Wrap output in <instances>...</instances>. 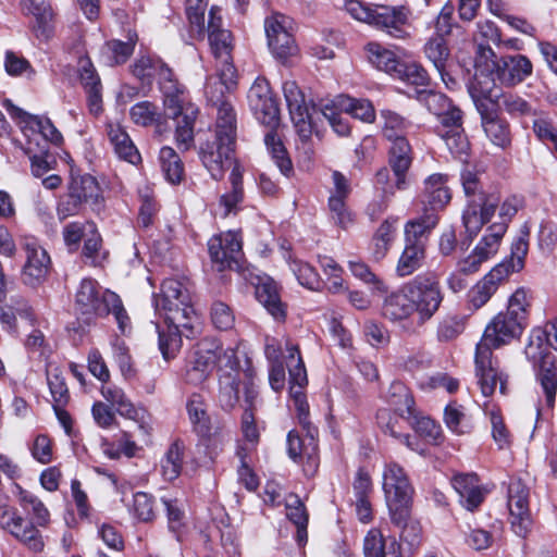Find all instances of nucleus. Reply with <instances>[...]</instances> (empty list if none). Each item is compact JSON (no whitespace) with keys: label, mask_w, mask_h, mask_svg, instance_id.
Listing matches in <instances>:
<instances>
[{"label":"nucleus","mask_w":557,"mask_h":557,"mask_svg":"<svg viewBox=\"0 0 557 557\" xmlns=\"http://www.w3.org/2000/svg\"><path fill=\"white\" fill-rule=\"evenodd\" d=\"M135 41L132 37L127 41L109 40L101 48V58L106 64L111 66L125 63L133 54Z\"/></svg>","instance_id":"nucleus-41"},{"label":"nucleus","mask_w":557,"mask_h":557,"mask_svg":"<svg viewBox=\"0 0 557 557\" xmlns=\"http://www.w3.org/2000/svg\"><path fill=\"white\" fill-rule=\"evenodd\" d=\"M113 359L117 363L121 374L125 380L135 377L136 370L128 347L124 342L116 339L113 344Z\"/></svg>","instance_id":"nucleus-60"},{"label":"nucleus","mask_w":557,"mask_h":557,"mask_svg":"<svg viewBox=\"0 0 557 557\" xmlns=\"http://www.w3.org/2000/svg\"><path fill=\"white\" fill-rule=\"evenodd\" d=\"M287 451L293 460L297 461L306 457L313 467H317V443L310 430L305 438L290 431L287 435Z\"/></svg>","instance_id":"nucleus-37"},{"label":"nucleus","mask_w":557,"mask_h":557,"mask_svg":"<svg viewBox=\"0 0 557 557\" xmlns=\"http://www.w3.org/2000/svg\"><path fill=\"white\" fill-rule=\"evenodd\" d=\"M507 232V226L504 223H495L491 225L485 235L473 248L474 251L483 258L486 262L493 258L500 247L502 239Z\"/></svg>","instance_id":"nucleus-40"},{"label":"nucleus","mask_w":557,"mask_h":557,"mask_svg":"<svg viewBox=\"0 0 557 557\" xmlns=\"http://www.w3.org/2000/svg\"><path fill=\"white\" fill-rule=\"evenodd\" d=\"M264 143L280 171L287 175L293 169L292 161L276 133L270 131L264 137Z\"/></svg>","instance_id":"nucleus-55"},{"label":"nucleus","mask_w":557,"mask_h":557,"mask_svg":"<svg viewBox=\"0 0 557 557\" xmlns=\"http://www.w3.org/2000/svg\"><path fill=\"white\" fill-rule=\"evenodd\" d=\"M235 84L224 85L222 81L209 82L205 92L212 106L216 107V121L212 139L200 146V159L214 180H220L232 165L236 140V114L224 92Z\"/></svg>","instance_id":"nucleus-3"},{"label":"nucleus","mask_w":557,"mask_h":557,"mask_svg":"<svg viewBox=\"0 0 557 557\" xmlns=\"http://www.w3.org/2000/svg\"><path fill=\"white\" fill-rule=\"evenodd\" d=\"M409 425H411L416 433L426 443L433 445L441 443L443 437L441 426L432 419L428 417H418L413 410Z\"/></svg>","instance_id":"nucleus-53"},{"label":"nucleus","mask_w":557,"mask_h":557,"mask_svg":"<svg viewBox=\"0 0 557 557\" xmlns=\"http://www.w3.org/2000/svg\"><path fill=\"white\" fill-rule=\"evenodd\" d=\"M36 145L39 147L38 154L34 152L32 147V139L28 140L27 146L25 148V152L29 156L30 169L32 173L36 177H41L47 174L53 168L54 161L49 160V156L47 154V146L40 147L37 138L34 139Z\"/></svg>","instance_id":"nucleus-57"},{"label":"nucleus","mask_w":557,"mask_h":557,"mask_svg":"<svg viewBox=\"0 0 557 557\" xmlns=\"http://www.w3.org/2000/svg\"><path fill=\"white\" fill-rule=\"evenodd\" d=\"M530 490L521 479H513L508 486L507 506L509 521L513 532L519 536H525L532 520L529 508Z\"/></svg>","instance_id":"nucleus-14"},{"label":"nucleus","mask_w":557,"mask_h":557,"mask_svg":"<svg viewBox=\"0 0 557 557\" xmlns=\"http://www.w3.org/2000/svg\"><path fill=\"white\" fill-rule=\"evenodd\" d=\"M248 102L256 119L263 125L274 128L280 121V108L269 82L258 77L248 91Z\"/></svg>","instance_id":"nucleus-13"},{"label":"nucleus","mask_w":557,"mask_h":557,"mask_svg":"<svg viewBox=\"0 0 557 557\" xmlns=\"http://www.w3.org/2000/svg\"><path fill=\"white\" fill-rule=\"evenodd\" d=\"M186 411L193 430L205 438L211 458L222 451L228 441V433L222 426L212 428L208 406L201 394L193 393L186 401Z\"/></svg>","instance_id":"nucleus-11"},{"label":"nucleus","mask_w":557,"mask_h":557,"mask_svg":"<svg viewBox=\"0 0 557 557\" xmlns=\"http://www.w3.org/2000/svg\"><path fill=\"white\" fill-rule=\"evenodd\" d=\"M108 138L113 146L114 152L120 159L132 164L140 160V154L125 129L117 123H109L107 126Z\"/></svg>","instance_id":"nucleus-32"},{"label":"nucleus","mask_w":557,"mask_h":557,"mask_svg":"<svg viewBox=\"0 0 557 557\" xmlns=\"http://www.w3.org/2000/svg\"><path fill=\"white\" fill-rule=\"evenodd\" d=\"M285 345L286 350L288 352L287 367L289 371L290 386L304 389V387L308 383V379L304 361L300 357L299 349L297 346L290 344L288 339H286Z\"/></svg>","instance_id":"nucleus-47"},{"label":"nucleus","mask_w":557,"mask_h":557,"mask_svg":"<svg viewBox=\"0 0 557 557\" xmlns=\"http://www.w3.org/2000/svg\"><path fill=\"white\" fill-rule=\"evenodd\" d=\"M531 300V289L520 286L509 296L506 312L527 324Z\"/></svg>","instance_id":"nucleus-52"},{"label":"nucleus","mask_w":557,"mask_h":557,"mask_svg":"<svg viewBox=\"0 0 557 557\" xmlns=\"http://www.w3.org/2000/svg\"><path fill=\"white\" fill-rule=\"evenodd\" d=\"M347 197L339 195H331L329 198V208L332 213V218L337 225L343 228L348 227L352 223V215L346 208Z\"/></svg>","instance_id":"nucleus-64"},{"label":"nucleus","mask_w":557,"mask_h":557,"mask_svg":"<svg viewBox=\"0 0 557 557\" xmlns=\"http://www.w3.org/2000/svg\"><path fill=\"white\" fill-rule=\"evenodd\" d=\"M133 74L147 84H150L152 77L158 76L164 107L171 109L173 113L177 112V95H182L185 87L177 82L170 67L159 60L141 57L134 63Z\"/></svg>","instance_id":"nucleus-10"},{"label":"nucleus","mask_w":557,"mask_h":557,"mask_svg":"<svg viewBox=\"0 0 557 557\" xmlns=\"http://www.w3.org/2000/svg\"><path fill=\"white\" fill-rule=\"evenodd\" d=\"M482 97L473 99L481 114L482 126L485 135L498 147L505 148L510 144V131L506 121L499 119L494 111H490L481 101Z\"/></svg>","instance_id":"nucleus-26"},{"label":"nucleus","mask_w":557,"mask_h":557,"mask_svg":"<svg viewBox=\"0 0 557 557\" xmlns=\"http://www.w3.org/2000/svg\"><path fill=\"white\" fill-rule=\"evenodd\" d=\"M498 60L490 46L480 44L476 49L474 61L475 73L473 82L469 86V91L473 99L478 97H487L491 92V79L488 75H495Z\"/></svg>","instance_id":"nucleus-20"},{"label":"nucleus","mask_w":557,"mask_h":557,"mask_svg":"<svg viewBox=\"0 0 557 557\" xmlns=\"http://www.w3.org/2000/svg\"><path fill=\"white\" fill-rule=\"evenodd\" d=\"M395 77L417 87L429 84L426 71L418 63H403Z\"/></svg>","instance_id":"nucleus-61"},{"label":"nucleus","mask_w":557,"mask_h":557,"mask_svg":"<svg viewBox=\"0 0 557 557\" xmlns=\"http://www.w3.org/2000/svg\"><path fill=\"white\" fill-rule=\"evenodd\" d=\"M177 112L173 113L171 109L165 108V114L177 120L175 128V140L180 150L186 151L194 145V125L198 114V108L188 101L186 90L177 95Z\"/></svg>","instance_id":"nucleus-18"},{"label":"nucleus","mask_w":557,"mask_h":557,"mask_svg":"<svg viewBox=\"0 0 557 557\" xmlns=\"http://www.w3.org/2000/svg\"><path fill=\"white\" fill-rule=\"evenodd\" d=\"M184 459V445L176 441L168 449L161 461L162 475L165 480H175L182 471Z\"/></svg>","instance_id":"nucleus-50"},{"label":"nucleus","mask_w":557,"mask_h":557,"mask_svg":"<svg viewBox=\"0 0 557 557\" xmlns=\"http://www.w3.org/2000/svg\"><path fill=\"white\" fill-rule=\"evenodd\" d=\"M133 512L138 520L149 522L156 517L153 498L144 492L134 495Z\"/></svg>","instance_id":"nucleus-62"},{"label":"nucleus","mask_w":557,"mask_h":557,"mask_svg":"<svg viewBox=\"0 0 557 557\" xmlns=\"http://www.w3.org/2000/svg\"><path fill=\"white\" fill-rule=\"evenodd\" d=\"M438 218L434 210L423 208L422 214L405 224V243L425 244V239L437 225Z\"/></svg>","instance_id":"nucleus-30"},{"label":"nucleus","mask_w":557,"mask_h":557,"mask_svg":"<svg viewBox=\"0 0 557 557\" xmlns=\"http://www.w3.org/2000/svg\"><path fill=\"white\" fill-rule=\"evenodd\" d=\"M232 189L220 198V203L224 208V215L237 209V206L243 201V173L239 165H234L230 175Z\"/></svg>","instance_id":"nucleus-45"},{"label":"nucleus","mask_w":557,"mask_h":557,"mask_svg":"<svg viewBox=\"0 0 557 557\" xmlns=\"http://www.w3.org/2000/svg\"><path fill=\"white\" fill-rule=\"evenodd\" d=\"M492 350L485 343H478L475 349V369L476 376L481 392L484 396H491L496 388L497 383H500V392L505 393V385L500 376H498L497 369L494 367L492 360Z\"/></svg>","instance_id":"nucleus-24"},{"label":"nucleus","mask_w":557,"mask_h":557,"mask_svg":"<svg viewBox=\"0 0 557 557\" xmlns=\"http://www.w3.org/2000/svg\"><path fill=\"white\" fill-rule=\"evenodd\" d=\"M533 72L530 59L523 54L505 55L498 60L497 71L491 78V85L498 81L502 85L513 87L521 84Z\"/></svg>","instance_id":"nucleus-22"},{"label":"nucleus","mask_w":557,"mask_h":557,"mask_svg":"<svg viewBox=\"0 0 557 557\" xmlns=\"http://www.w3.org/2000/svg\"><path fill=\"white\" fill-rule=\"evenodd\" d=\"M215 367L219 371V403L224 410H232L239 400V385L253 376V370L249 359L246 356L240 359L235 349L202 342L186 368L184 380L190 385H200Z\"/></svg>","instance_id":"nucleus-1"},{"label":"nucleus","mask_w":557,"mask_h":557,"mask_svg":"<svg viewBox=\"0 0 557 557\" xmlns=\"http://www.w3.org/2000/svg\"><path fill=\"white\" fill-rule=\"evenodd\" d=\"M410 10L405 5L376 4L371 26L397 39L410 37Z\"/></svg>","instance_id":"nucleus-15"},{"label":"nucleus","mask_w":557,"mask_h":557,"mask_svg":"<svg viewBox=\"0 0 557 557\" xmlns=\"http://www.w3.org/2000/svg\"><path fill=\"white\" fill-rule=\"evenodd\" d=\"M498 203L499 197L496 194H480L468 200L462 221L470 237L475 236L482 226L491 220Z\"/></svg>","instance_id":"nucleus-17"},{"label":"nucleus","mask_w":557,"mask_h":557,"mask_svg":"<svg viewBox=\"0 0 557 557\" xmlns=\"http://www.w3.org/2000/svg\"><path fill=\"white\" fill-rule=\"evenodd\" d=\"M389 164L397 177L396 187L403 189L405 186V174L411 165V147L407 138L391 141Z\"/></svg>","instance_id":"nucleus-33"},{"label":"nucleus","mask_w":557,"mask_h":557,"mask_svg":"<svg viewBox=\"0 0 557 557\" xmlns=\"http://www.w3.org/2000/svg\"><path fill=\"white\" fill-rule=\"evenodd\" d=\"M74 309L86 323L112 313L119 329L124 333L129 325L122 300L115 293L104 289L94 278H83L74 294Z\"/></svg>","instance_id":"nucleus-6"},{"label":"nucleus","mask_w":557,"mask_h":557,"mask_svg":"<svg viewBox=\"0 0 557 557\" xmlns=\"http://www.w3.org/2000/svg\"><path fill=\"white\" fill-rule=\"evenodd\" d=\"M20 505L30 508L33 519H27L14 506L0 505V529L10 534L30 554H42L47 546V536L42 529L50 523V512L45 504L33 493L15 485Z\"/></svg>","instance_id":"nucleus-5"},{"label":"nucleus","mask_w":557,"mask_h":557,"mask_svg":"<svg viewBox=\"0 0 557 557\" xmlns=\"http://www.w3.org/2000/svg\"><path fill=\"white\" fill-rule=\"evenodd\" d=\"M369 61L380 71L396 76L403 62L396 54L377 42H369L366 46Z\"/></svg>","instance_id":"nucleus-38"},{"label":"nucleus","mask_w":557,"mask_h":557,"mask_svg":"<svg viewBox=\"0 0 557 557\" xmlns=\"http://www.w3.org/2000/svg\"><path fill=\"white\" fill-rule=\"evenodd\" d=\"M527 236L528 234L515 239L510 247V256L493 267L469 289L468 301L472 309L484 307L511 274L523 269L529 249Z\"/></svg>","instance_id":"nucleus-8"},{"label":"nucleus","mask_w":557,"mask_h":557,"mask_svg":"<svg viewBox=\"0 0 557 557\" xmlns=\"http://www.w3.org/2000/svg\"><path fill=\"white\" fill-rule=\"evenodd\" d=\"M320 110L336 134L339 136L349 134L350 126L347 119L344 116V114H346L345 110L341 109L337 103V97L322 100L320 102Z\"/></svg>","instance_id":"nucleus-44"},{"label":"nucleus","mask_w":557,"mask_h":557,"mask_svg":"<svg viewBox=\"0 0 557 557\" xmlns=\"http://www.w3.org/2000/svg\"><path fill=\"white\" fill-rule=\"evenodd\" d=\"M208 251L216 271L238 269L243 255L242 237L233 231L214 235L208 242Z\"/></svg>","instance_id":"nucleus-12"},{"label":"nucleus","mask_w":557,"mask_h":557,"mask_svg":"<svg viewBox=\"0 0 557 557\" xmlns=\"http://www.w3.org/2000/svg\"><path fill=\"white\" fill-rule=\"evenodd\" d=\"M386 399L388 404L394 408L393 411L408 413V419L411 418L413 409V398L401 382H393L387 391Z\"/></svg>","instance_id":"nucleus-46"},{"label":"nucleus","mask_w":557,"mask_h":557,"mask_svg":"<svg viewBox=\"0 0 557 557\" xmlns=\"http://www.w3.org/2000/svg\"><path fill=\"white\" fill-rule=\"evenodd\" d=\"M545 341L557 350V318L547 322L544 331H534L525 347V356L536 371V380L545 396V404L552 408L557 392V360L545 345Z\"/></svg>","instance_id":"nucleus-7"},{"label":"nucleus","mask_w":557,"mask_h":557,"mask_svg":"<svg viewBox=\"0 0 557 557\" xmlns=\"http://www.w3.org/2000/svg\"><path fill=\"white\" fill-rule=\"evenodd\" d=\"M447 176L436 173L430 175L424 182L423 205L425 209L437 210L444 208L450 200V191L446 185Z\"/></svg>","instance_id":"nucleus-29"},{"label":"nucleus","mask_w":557,"mask_h":557,"mask_svg":"<svg viewBox=\"0 0 557 557\" xmlns=\"http://www.w3.org/2000/svg\"><path fill=\"white\" fill-rule=\"evenodd\" d=\"M376 421L380 429L395 438H400L404 434L405 424H409L408 413L392 411L383 408L376 413Z\"/></svg>","instance_id":"nucleus-42"},{"label":"nucleus","mask_w":557,"mask_h":557,"mask_svg":"<svg viewBox=\"0 0 557 557\" xmlns=\"http://www.w3.org/2000/svg\"><path fill=\"white\" fill-rule=\"evenodd\" d=\"M256 297L273 318L283 319L285 317V310L280 298L277 285L272 278H262L260 283L256 285Z\"/></svg>","instance_id":"nucleus-34"},{"label":"nucleus","mask_w":557,"mask_h":557,"mask_svg":"<svg viewBox=\"0 0 557 557\" xmlns=\"http://www.w3.org/2000/svg\"><path fill=\"white\" fill-rule=\"evenodd\" d=\"M289 268L295 274L297 281L304 287L318 290L321 287V280L315 269L301 260H292Z\"/></svg>","instance_id":"nucleus-56"},{"label":"nucleus","mask_w":557,"mask_h":557,"mask_svg":"<svg viewBox=\"0 0 557 557\" xmlns=\"http://www.w3.org/2000/svg\"><path fill=\"white\" fill-rule=\"evenodd\" d=\"M382 133L388 141L406 138L409 123L398 113L391 110L381 111Z\"/></svg>","instance_id":"nucleus-48"},{"label":"nucleus","mask_w":557,"mask_h":557,"mask_svg":"<svg viewBox=\"0 0 557 557\" xmlns=\"http://www.w3.org/2000/svg\"><path fill=\"white\" fill-rule=\"evenodd\" d=\"M383 491L392 522L405 527L410 516L413 488L404 468L398 463L387 462L383 470Z\"/></svg>","instance_id":"nucleus-9"},{"label":"nucleus","mask_w":557,"mask_h":557,"mask_svg":"<svg viewBox=\"0 0 557 557\" xmlns=\"http://www.w3.org/2000/svg\"><path fill=\"white\" fill-rule=\"evenodd\" d=\"M156 310L164 317L168 334L159 331V348L165 360L175 356L182 336L193 338L202 331V321L190 302L188 289L175 278H166L154 296Z\"/></svg>","instance_id":"nucleus-2"},{"label":"nucleus","mask_w":557,"mask_h":557,"mask_svg":"<svg viewBox=\"0 0 557 557\" xmlns=\"http://www.w3.org/2000/svg\"><path fill=\"white\" fill-rule=\"evenodd\" d=\"M438 134L444 139L447 148L456 157H462L468 153L469 143L463 134L462 127L438 131Z\"/></svg>","instance_id":"nucleus-59"},{"label":"nucleus","mask_w":557,"mask_h":557,"mask_svg":"<svg viewBox=\"0 0 557 557\" xmlns=\"http://www.w3.org/2000/svg\"><path fill=\"white\" fill-rule=\"evenodd\" d=\"M442 301L440 282L431 275H419L386 296L382 313L393 324L410 330L414 312L422 325L437 312Z\"/></svg>","instance_id":"nucleus-4"},{"label":"nucleus","mask_w":557,"mask_h":557,"mask_svg":"<svg viewBox=\"0 0 557 557\" xmlns=\"http://www.w3.org/2000/svg\"><path fill=\"white\" fill-rule=\"evenodd\" d=\"M453 487L460 496V503L468 510H474L484 499V493L476 474H458L453 479Z\"/></svg>","instance_id":"nucleus-27"},{"label":"nucleus","mask_w":557,"mask_h":557,"mask_svg":"<svg viewBox=\"0 0 557 557\" xmlns=\"http://www.w3.org/2000/svg\"><path fill=\"white\" fill-rule=\"evenodd\" d=\"M132 121L141 126H149L158 122L161 114L158 108L150 101H140L131 108Z\"/></svg>","instance_id":"nucleus-58"},{"label":"nucleus","mask_w":557,"mask_h":557,"mask_svg":"<svg viewBox=\"0 0 557 557\" xmlns=\"http://www.w3.org/2000/svg\"><path fill=\"white\" fill-rule=\"evenodd\" d=\"M525 325L506 311L499 312L486 325L480 343H485L491 350L507 345L522 335Z\"/></svg>","instance_id":"nucleus-16"},{"label":"nucleus","mask_w":557,"mask_h":557,"mask_svg":"<svg viewBox=\"0 0 557 557\" xmlns=\"http://www.w3.org/2000/svg\"><path fill=\"white\" fill-rule=\"evenodd\" d=\"M243 385L245 411L242 417V431L248 442L256 444L259 441V429L253 417V410L258 404V391L252 377L244 382Z\"/></svg>","instance_id":"nucleus-28"},{"label":"nucleus","mask_w":557,"mask_h":557,"mask_svg":"<svg viewBox=\"0 0 557 557\" xmlns=\"http://www.w3.org/2000/svg\"><path fill=\"white\" fill-rule=\"evenodd\" d=\"M159 159L166 180L172 184L181 183L184 166L176 151L169 146L162 147Z\"/></svg>","instance_id":"nucleus-49"},{"label":"nucleus","mask_w":557,"mask_h":557,"mask_svg":"<svg viewBox=\"0 0 557 557\" xmlns=\"http://www.w3.org/2000/svg\"><path fill=\"white\" fill-rule=\"evenodd\" d=\"M23 248L26 252V262L22 273L23 282L29 286H37L47 277L50 257L33 237L24 239Z\"/></svg>","instance_id":"nucleus-19"},{"label":"nucleus","mask_w":557,"mask_h":557,"mask_svg":"<svg viewBox=\"0 0 557 557\" xmlns=\"http://www.w3.org/2000/svg\"><path fill=\"white\" fill-rule=\"evenodd\" d=\"M23 10L35 17L33 29L38 38L47 39L51 32L52 10L44 1L23 0Z\"/></svg>","instance_id":"nucleus-36"},{"label":"nucleus","mask_w":557,"mask_h":557,"mask_svg":"<svg viewBox=\"0 0 557 557\" xmlns=\"http://www.w3.org/2000/svg\"><path fill=\"white\" fill-rule=\"evenodd\" d=\"M209 36L211 51L216 60L219 81L224 85L235 84L236 70L232 61V35L228 30L212 33Z\"/></svg>","instance_id":"nucleus-21"},{"label":"nucleus","mask_w":557,"mask_h":557,"mask_svg":"<svg viewBox=\"0 0 557 557\" xmlns=\"http://www.w3.org/2000/svg\"><path fill=\"white\" fill-rule=\"evenodd\" d=\"M69 190L72 193V196L82 203H88L92 209L100 208L102 202L101 189L96 178L91 175L73 176L69 185Z\"/></svg>","instance_id":"nucleus-31"},{"label":"nucleus","mask_w":557,"mask_h":557,"mask_svg":"<svg viewBox=\"0 0 557 557\" xmlns=\"http://www.w3.org/2000/svg\"><path fill=\"white\" fill-rule=\"evenodd\" d=\"M267 40L292 32V20L281 13H273L264 20Z\"/></svg>","instance_id":"nucleus-63"},{"label":"nucleus","mask_w":557,"mask_h":557,"mask_svg":"<svg viewBox=\"0 0 557 557\" xmlns=\"http://www.w3.org/2000/svg\"><path fill=\"white\" fill-rule=\"evenodd\" d=\"M267 41L270 52L281 63H286L298 54V46L292 32Z\"/></svg>","instance_id":"nucleus-51"},{"label":"nucleus","mask_w":557,"mask_h":557,"mask_svg":"<svg viewBox=\"0 0 557 557\" xmlns=\"http://www.w3.org/2000/svg\"><path fill=\"white\" fill-rule=\"evenodd\" d=\"M423 52L425 58L440 73L443 82L448 86V82L445 78L447 75L445 70L450 52L444 36L435 34L431 36L424 44Z\"/></svg>","instance_id":"nucleus-35"},{"label":"nucleus","mask_w":557,"mask_h":557,"mask_svg":"<svg viewBox=\"0 0 557 557\" xmlns=\"http://www.w3.org/2000/svg\"><path fill=\"white\" fill-rule=\"evenodd\" d=\"M47 383L53 400V405L65 406L69 403L70 394L63 372L53 366L47 369Z\"/></svg>","instance_id":"nucleus-54"},{"label":"nucleus","mask_w":557,"mask_h":557,"mask_svg":"<svg viewBox=\"0 0 557 557\" xmlns=\"http://www.w3.org/2000/svg\"><path fill=\"white\" fill-rule=\"evenodd\" d=\"M7 110L11 117L18 120L24 132L29 129L33 132L35 137L40 136L46 141H50L54 145L62 143L63 137L61 133L49 119L30 115L11 102L7 103ZM25 136L28 137L29 135L25 133Z\"/></svg>","instance_id":"nucleus-23"},{"label":"nucleus","mask_w":557,"mask_h":557,"mask_svg":"<svg viewBox=\"0 0 557 557\" xmlns=\"http://www.w3.org/2000/svg\"><path fill=\"white\" fill-rule=\"evenodd\" d=\"M425 258V244L405 243V248L399 257L396 273L400 277L411 275L421 265Z\"/></svg>","instance_id":"nucleus-39"},{"label":"nucleus","mask_w":557,"mask_h":557,"mask_svg":"<svg viewBox=\"0 0 557 557\" xmlns=\"http://www.w3.org/2000/svg\"><path fill=\"white\" fill-rule=\"evenodd\" d=\"M337 103L346 114L362 122L372 123L375 119V110L372 103L366 99H354L345 95L337 96Z\"/></svg>","instance_id":"nucleus-43"},{"label":"nucleus","mask_w":557,"mask_h":557,"mask_svg":"<svg viewBox=\"0 0 557 557\" xmlns=\"http://www.w3.org/2000/svg\"><path fill=\"white\" fill-rule=\"evenodd\" d=\"M100 394L106 404L113 408L117 414L136 422L144 421L145 409L136 407L122 387L107 383L101 386Z\"/></svg>","instance_id":"nucleus-25"}]
</instances>
